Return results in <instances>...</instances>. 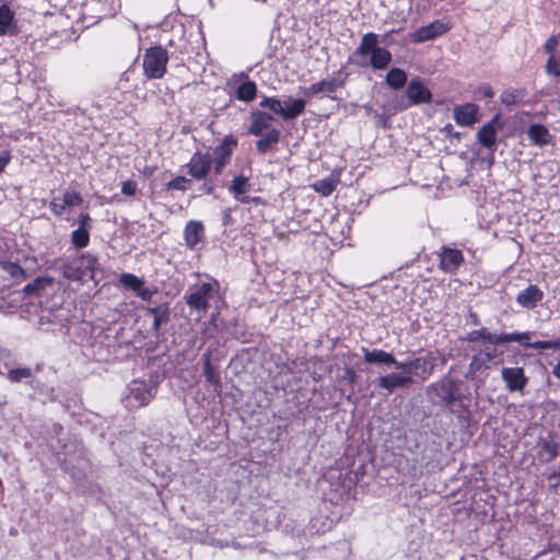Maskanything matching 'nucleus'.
<instances>
[{
	"label": "nucleus",
	"mask_w": 560,
	"mask_h": 560,
	"mask_svg": "<svg viewBox=\"0 0 560 560\" xmlns=\"http://www.w3.org/2000/svg\"><path fill=\"white\" fill-rule=\"evenodd\" d=\"M220 289V283L214 278L189 287L184 299L190 311L198 313V319L207 313L212 301H221Z\"/></svg>",
	"instance_id": "f257e3e1"
},
{
	"label": "nucleus",
	"mask_w": 560,
	"mask_h": 560,
	"mask_svg": "<svg viewBox=\"0 0 560 560\" xmlns=\"http://www.w3.org/2000/svg\"><path fill=\"white\" fill-rule=\"evenodd\" d=\"M354 55L361 57L370 55V61L366 65L375 70L386 69L392 61L390 51L378 46V36L375 33H366L363 35Z\"/></svg>",
	"instance_id": "f03ea898"
},
{
	"label": "nucleus",
	"mask_w": 560,
	"mask_h": 560,
	"mask_svg": "<svg viewBox=\"0 0 560 560\" xmlns=\"http://www.w3.org/2000/svg\"><path fill=\"white\" fill-rule=\"evenodd\" d=\"M97 267L96 257L85 253L65 261L61 266V272L69 280L83 282L86 279H95Z\"/></svg>",
	"instance_id": "7ed1b4c3"
},
{
	"label": "nucleus",
	"mask_w": 560,
	"mask_h": 560,
	"mask_svg": "<svg viewBox=\"0 0 560 560\" xmlns=\"http://www.w3.org/2000/svg\"><path fill=\"white\" fill-rule=\"evenodd\" d=\"M167 50L161 46L150 47L143 56V71L148 79H161L166 72Z\"/></svg>",
	"instance_id": "20e7f679"
},
{
	"label": "nucleus",
	"mask_w": 560,
	"mask_h": 560,
	"mask_svg": "<svg viewBox=\"0 0 560 560\" xmlns=\"http://www.w3.org/2000/svg\"><path fill=\"white\" fill-rule=\"evenodd\" d=\"M156 386L145 381H132L128 386L125 405L128 409L147 406L155 396Z\"/></svg>",
	"instance_id": "39448f33"
},
{
	"label": "nucleus",
	"mask_w": 560,
	"mask_h": 560,
	"mask_svg": "<svg viewBox=\"0 0 560 560\" xmlns=\"http://www.w3.org/2000/svg\"><path fill=\"white\" fill-rule=\"evenodd\" d=\"M305 101L302 98H290L288 103L281 102L276 97H264L259 103L262 108H268L272 113L281 116L284 120H292L300 116L305 109Z\"/></svg>",
	"instance_id": "423d86ee"
},
{
	"label": "nucleus",
	"mask_w": 560,
	"mask_h": 560,
	"mask_svg": "<svg viewBox=\"0 0 560 560\" xmlns=\"http://www.w3.org/2000/svg\"><path fill=\"white\" fill-rule=\"evenodd\" d=\"M434 368L435 358L432 353L397 364V370L404 371L405 373H408V375H411L412 378L417 377L421 382L428 380L432 375Z\"/></svg>",
	"instance_id": "0eeeda50"
},
{
	"label": "nucleus",
	"mask_w": 560,
	"mask_h": 560,
	"mask_svg": "<svg viewBox=\"0 0 560 560\" xmlns=\"http://www.w3.org/2000/svg\"><path fill=\"white\" fill-rule=\"evenodd\" d=\"M346 78L347 74L339 70L338 72L334 73V75L311 84L304 90V93L308 96L334 93L345 85Z\"/></svg>",
	"instance_id": "6e6552de"
},
{
	"label": "nucleus",
	"mask_w": 560,
	"mask_h": 560,
	"mask_svg": "<svg viewBox=\"0 0 560 560\" xmlns=\"http://www.w3.org/2000/svg\"><path fill=\"white\" fill-rule=\"evenodd\" d=\"M429 392L440 398L446 405H452L459 399L458 382L452 377H443L429 386Z\"/></svg>",
	"instance_id": "1a4fd4ad"
},
{
	"label": "nucleus",
	"mask_w": 560,
	"mask_h": 560,
	"mask_svg": "<svg viewBox=\"0 0 560 560\" xmlns=\"http://www.w3.org/2000/svg\"><path fill=\"white\" fill-rule=\"evenodd\" d=\"M211 165L212 161L210 154L197 151L192 154L186 166L188 174L192 178L201 180L207 179L211 170Z\"/></svg>",
	"instance_id": "9d476101"
},
{
	"label": "nucleus",
	"mask_w": 560,
	"mask_h": 560,
	"mask_svg": "<svg viewBox=\"0 0 560 560\" xmlns=\"http://www.w3.org/2000/svg\"><path fill=\"white\" fill-rule=\"evenodd\" d=\"M235 145L236 141L233 138L226 137L218 147L214 148L211 161L217 175L221 174L225 165L229 163Z\"/></svg>",
	"instance_id": "9b49d317"
},
{
	"label": "nucleus",
	"mask_w": 560,
	"mask_h": 560,
	"mask_svg": "<svg viewBox=\"0 0 560 560\" xmlns=\"http://www.w3.org/2000/svg\"><path fill=\"white\" fill-rule=\"evenodd\" d=\"M499 127V116H494L489 122L485 124L477 131V140L479 143L490 151L491 160L497 147V132Z\"/></svg>",
	"instance_id": "f8f14e48"
},
{
	"label": "nucleus",
	"mask_w": 560,
	"mask_h": 560,
	"mask_svg": "<svg viewBox=\"0 0 560 560\" xmlns=\"http://www.w3.org/2000/svg\"><path fill=\"white\" fill-rule=\"evenodd\" d=\"M406 95L410 105L427 104L432 100V93L418 77L412 78L409 81L406 89Z\"/></svg>",
	"instance_id": "ddd939ff"
},
{
	"label": "nucleus",
	"mask_w": 560,
	"mask_h": 560,
	"mask_svg": "<svg viewBox=\"0 0 560 560\" xmlns=\"http://www.w3.org/2000/svg\"><path fill=\"white\" fill-rule=\"evenodd\" d=\"M275 118L271 114L262 110H253L250 113V125L248 132L253 136H264L269 130H278L272 127Z\"/></svg>",
	"instance_id": "4468645a"
},
{
	"label": "nucleus",
	"mask_w": 560,
	"mask_h": 560,
	"mask_svg": "<svg viewBox=\"0 0 560 560\" xmlns=\"http://www.w3.org/2000/svg\"><path fill=\"white\" fill-rule=\"evenodd\" d=\"M501 377L510 392H523L527 384L523 368H503Z\"/></svg>",
	"instance_id": "2eb2a0df"
},
{
	"label": "nucleus",
	"mask_w": 560,
	"mask_h": 560,
	"mask_svg": "<svg viewBox=\"0 0 560 560\" xmlns=\"http://www.w3.org/2000/svg\"><path fill=\"white\" fill-rule=\"evenodd\" d=\"M415 378H412L411 375H408V373H405L404 371L394 372L384 376H381L378 378V387L386 389L389 393H393L397 388H405L413 384Z\"/></svg>",
	"instance_id": "dca6fc26"
},
{
	"label": "nucleus",
	"mask_w": 560,
	"mask_h": 560,
	"mask_svg": "<svg viewBox=\"0 0 560 560\" xmlns=\"http://www.w3.org/2000/svg\"><path fill=\"white\" fill-rule=\"evenodd\" d=\"M453 118L457 125L470 127L479 120L478 106L472 103L455 106L453 109Z\"/></svg>",
	"instance_id": "f3484780"
},
{
	"label": "nucleus",
	"mask_w": 560,
	"mask_h": 560,
	"mask_svg": "<svg viewBox=\"0 0 560 560\" xmlns=\"http://www.w3.org/2000/svg\"><path fill=\"white\" fill-rule=\"evenodd\" d=\"M450 28L451 26L448 23L436 20L427 26L418 28L415 33L413 40L417 43H422L434 39L435 37L446 33Z\"/></svg>",
	"instance_id": "a211bd4d"
},
{
	"label": "nucleus",
	"mask_w": 560,
	"mask_h": 560,
	"mask_svg": "<svg viewBox=\"0 0 560 560\" xmlns=\"http://www.w3.org/2000/svg\"><path fill=\"white\" fill-rule=\"evenodd\" d=\"M464 261L460 250L443 247L440 253V267L445 272H454Z\"/></svg>",
	"instance_id": "6ab92c4d"
},
{
	"label": "nucleus",
	"mask_w": 560,
	"mask_h": 560,
	"mask_svg": "<svg viewBox=\"0 0 560 560\" xmlns=\"http://www.w3.org/2000/svg\"><path fill=\"white\" fill-rule=\"evenodd\" d=\"M544 299V292L535 284H530L522 290L517 296L516 302L526 308H534Z\"/></svg>",
	"instance_id": "aec40b11"
},
{
	"label": "nucleus",
	"mask_w": 560,
	"mask_h": 560,
	"mask_svg": "<svg viewBox=\"0 0 560 560\" xmlns=\"http://www.w3.org/2000/svg\"><path fill=\"white\" fill-rule=\"evenodd\" d=\"M205 237V228L199 221H189L184 230V240L189 248H194Z\"/></svg>",
	"instance_id": "412c9836"
},
{
	"label": "nucleus",
	"mask_w": 560,
	"mask_h": 560,
	"mask_svg": "<svg viewBox=\"0 0 560 560\" xmlns=\"http://www.w3.org/2000/svg\"><path fill=\"white\" fill-rule=\"evenodd\" d=\"M363 352H364V360L368 363L395 365L396 369H397V364L400 363L395 359V357L392 353L386 352L384 350L363 349Z\"/></svg>",
	"instance_id": "4be33fe9"
},
{
	"label": "nucleus",
	"mask_w": 560,
	"mask_h": 560,
	"mask_svg": "<svg viewBox=\"0 0 560 560\" xmlns=\"http://www.w3.org/2000/svg\"><path fill=\"white\" fill-rule=\"evenodd\" d=\"M14 13L7 4L0 7V36L15 35L18 27L14 23Z\"/></svg>",
	"instance_id": "5701e85b"
},
{
	"label": "nucleus",
	"mask_w": 560,
	"mask_h": 560,
	"mask_svg": "<svg viewBox=\"0 0 560 560\" xmlns=\"http://www.w3.org/2000/svg\"><path fill=\"white\" fill-rule=\"evenodd\" d=\"M527 136L534 144L540 147L548 144L551 140L548 129L540 124L530 125L527 130Z\"/></svg>",
	"instance_id": "b1692460"
},
{
	"label": "nucleus",
	"mask_w": 560,
	"mask_h": 560,
	"mask_svg": "<svg viewBox=\"0 0 560 560\" xmlns=\"http://www.w3.org/2000/svg\"><path fill=\"white\" fill-rule=\"evenodd\" d=\"M520 342L522 346L527 348L526 343L529 342V332H512V334H500L493 335L491 334L490 343L492 345H502L508 342Z\"/></svg>",
	"instance_id": "393cba45"
},
{
	"label": "nucleus",
	"mask_w": 560,
	"mask_h": 560,
	"mask_svg": "<svg viewBox=\"0 0 560 560\" xmlns=\"http://www.w3.org/2000/svg\"><path fill=\"white\" fill-rule=\"evenodd\" d=\"M229 189L234 195L236 200L243 203L248 202V198L244 196L249 189L247 177L243 175L235 176Z\"/></svg>",
	"instance_id": "a878e982"
},
{
	"label": "nucleus",
	"mask_w": 560,
	"mask_h": 560,
	"mask_svg": "<svg viewBox=\"0 0 560 560\" xmlns=\"http://www.w3.org/2000/svg\"><path fill=\"white\" fill-rule=\"evenodd\" d=\"M234 94L238 101L246 103L252 102L257 94L256 83L249 80H245L235 88Z\"/></svg>",
	"instance_id": "bb28decb"
},
{
	"label": "nucleus",
	"mask_w": 560,
	"mask_h": 560,
	"mask_svg": "<svg viewBox=\"0 0 560 560\" xmlns=\"http://www.w3.org/2000/svg\"><path fill=\"white\" fill-rule=\"evenodd\" d=\"M280 140V130H269L256 141V149L259 153H266L272 149Z\"/></svg>",
	"instance_id": "cd10ccee"
},
{
	"label": "nucleus",
	"mask_w": 560,
	"mask_h": 560,
	"mask_svg": "<svg viewBox=\"0 0 560 560\" xmlns=\"http://www.w3.org/2000/svg\"><path fill=\"white\" fill-rule=\"evenodd\" d=\"M385 81L389 88L399 90L407 83V74L400 68H393L387 72Z\"/></svg>",
	"instance_id": "c85d7f7f"
},
{
	"label": "nucleus",
	"mask_w": 560,
	"mask_h": 560,
	"mask_svg": "<svg viewBox=\"0 0 560 560\" xmlns=\"http://www.w3.org/2000/svg\"><path fill=\"white\" fill-rule=\"evenodd\" d=\"M339 179L337 177L328 176L316 180L312 186L315 191L322 196H329L337 187Z\"/></svg>",
	"instance_id": "c756f323"
},
{
	"label": "nucleus",
	"mask_w": 560,
	"mask_h": 560,
	"mask_svg": "<svg viewBox=\"0 0 560 560\" xmlns=\"http://www.w3.org/2000/svg\"><path fill=\"white\" fill-rule=\"evenodd\" d=\"M203 374L207 382L212 384L214 387H220L221 380L219 374L215 372L214 368L211 364L209 353L203 354Z\"/></svg>",
	"instance_id": "7c9ffc66"
},
{
	"label": "nucleus",
	"mask_w": 560,
	"mask_h": 560,
	"mask_svg": "<svg viewBox=\"0 0 560 560\" xmlns=\"http://www.w3.org/2000/svg\"><path fill=\"white\" fill-rule=\"evenodd\" d=\"M71 242L77 248H84L90 242V230L85 228H78L71 233Z\"/></svg>",
	"instance_id": "2f4dec72"
},
{
	"label": "nucleus",
	"mask_w": 560,
	"mask_h": 560,
	"mask_svg": "<svg viewBox=\"0 0 560 560\" xmlns=\"http://www.w3.org/2000/svg\"><path fill=\"white\" fill-rule=\"evenodd\" d=\"M524 92L518 89H508L502 92L500 100L501 103L508 106L516 105L521 102Z\"/></svg>",
	"instance_id": "473e14b6"
},
{
	"label": "nucleus",
	"mask_w": 560,
	"mask_h": 560,
	"mask_svg": "<svg viewBox=\"0 0 560 560\" xmlns=\"http://www.w3.org/2000/svg\"><path fill=\"white\" fill-rule=\"evenodd\" d=\"M119 281L124 287L135 292H137V290L140 289V285L144 284V281L142 279L132 273H122L119 278Z\"/></svg>",
	"instance_id": "72a5a7b5"
},
{
	"label": "nucleus",
	"mask_w": 560,
	"mask_h": 560,
	"mask_svg": "<svg viewBox=\"0 0 560 560\" xmlns=\"http://www.w3.org/2000/svg\"><path fill=\"white\" fill-rule=\"evenodd\" d=\"M0 265L2 270L9 273L12 278L18 279L25 277L24 269L18 262L1 261Z\"/></svg>",
	"instance_id": "f704fd0d"
},
{
	"label": "nucleus",
	"mask_w": 560,
	"mask_h": 560,
	"mask_svg": "<svg viewBox=\"0 0 560 560\" xmlns=\"http://www.w3.org/2000/svg\"><path fill=\"white\" fill-rule=\"evenodd\" d=\"M191 185V179L185 176H177L166 184L167 190L185 191Z\"/></svg>",
	"instance_id": "c9c22d12"
},
{
	"label": "nucleus",
	"mask_w": 560,
	"mask_h": 560,
	"mask_svg": "<svg viewBox=\"0 0 560 560\" xmlns=\"http://www.w3.org/2000/svg\"><path fill=\"white\" fill-rule=\"evenodd\" d=\"M465 340H467L469 342H476V341L481 340L483 342L490 343L491 332L487 328H480L477 330H472L466 336Z\"/></svg>",
	"instance_id": "e433bc0d"
},
{
	"label": "nucleus",
	"mask_w": 560,
	"mask_h": 560,
	"mask_svg": "<svg viewBox=\"0 0 560 560\" xmlns=\"http://www.w3.org/2000/svg\"><path fill=\"white\" fill-rule=\"evenodd\" d=\"M527 348H532L535 350H558L560 349V337L553 340H544V341H535L533 343H526Z\"/></svg>",
	"instance_id": "4c0bfd02"
},
{
	"label": "nucleus",
	"mask_w": 560,
	"mask_h": 560,
	"mask_svg": "<svg viewBox=\"0 0 560 560\" xmlns=\"http://www.w3.org/2000/svg\"><path fill=\"white\" fill-rule=\"evenodd\" d=\"M170 320V311L168 308H163L162 312L156 314L153 318L152 330L154 334H159L160 328L163 324H166Z\"/></svg>",
	"instance_id": "58836bf2"
},
{
	"label": "nucleus",
	"mask_w": 560,
	"mask_h": 560,
	"mask_svg": "<svg viewBox=\"0 0 560 560\" xmlns=\"http://www.w3.org/2000/svg\"><path fill=\"white\" fill-rule=\"evenodd\" d=\"M32 376V370L28 368L14 369L9 372V380L11 382H20L23 378H30Z\"/></svg>",
	"instance_id": "ea45409f"
},
{
	"label": "nucleus",
	"mask_w": 560,
	"mask_h": 560,
	"mask_svg": "<svg viewBox=\"0 0 560 560\" xmlns=\"http://www.w3.org/2000/svg\"><path fill=\"white\" fill-rule=\"evenodd\" d=\"M61 198L68 207L79 206L83 201L82 196L73 190H67Z\"/></svg>",
	"instance_id": "a19ab883"
},
{
	"label": "nucleus",
	"mask_w": 560,
	"mask_h": 560,
	"mask_svg": "<svg viewBox=\"0 0 560 560\" xmlns=\"http://www.w3.org/2000/svg\"><path fill=\"white\" fill-rule=\"evenodd\" d=\"M546 72L555 77H560V60L550 56L546 63Z\"/></svg>",
	"instance_id": "79ce46f5"
},
{
	"label": "nucleus",
	"mask_w": 560,
	"mask_h": 560,
	"mask_svg": "<svg viewBox=\"0 0 560 560\" xmlns=\"http://www.w3.org/2000/svg\"><path fill=\"white\" fill-rule=\"evenodd\" d=\"M68 206L66 203H63V199L61 197H55L51 199L50 203H49V208L50 210L56 214V215H61L66 208Z\"/></svg>",
	"instance_id": "37998d69"
},
{
	"label": "nucleus",
	"mask_w": 560,
	"mask_h": 560,
	"mask_svg": "<svg viewBox=\"0 0 560 560\" xmlns=\"http://www.w3.org/2000/svg\"><path fill=\"white\" fill-rule=\"evenodd\" d=\"M138 190V185L135 180L128 179L121 184V192L125 196H135Z\"/></svg>",
	"instance_id": "c03bdc74"
},
{
	"label": "nucleus",
	"mask_w": 560,
	"mask_h": 560,
	"mask_svg": "<svg viewBox=\"0 0 560 560\" xmlns=\"http://www.w3.org/2000/svg\"><path fill=\"white\" fill-rule=\"evenodd\" d=\"M541 447L549 455L548 460H551L557 457L558 447L556 443H552L550 441H542Z\"/></svg>",
	"instance_id": "a18cd8bd"
},
{
	"label": "nucleus",
	"mask_w": 560,
	"mask_h": 560,
	"mask_svg": "<svg viewBox=\"0 0 560 560\" xmlns=\"http://www.w3.org/2000/svg\"><path fill=\"white\" fill-rule=\"evenodd\" d=\"M470 371L476 372L481 370L482 368H487V362L481 358L480 353L472 357L470 364Z\"/></svg>",
	"instance_id": "49530a36"
},
{
	"label": "nucleus",
	"mask_w": 560,
	"mask_h": 560,
	"mask_svg": "<svg viewBox=\"0 0 560 560\" xmlns=\"http://www.w3.org/2000/svg\"><path fill=\"white\" fill-rule=\"evenodd\" d=\"M30 385L31 387H33L34 389H38L40 393L45 394L46 396H48L50 399L54 398V388L52 387H45V386H39V382L38 381H35V380H32L30 382Z\"/></svg>",
	"instance_id": "de8ad7c7"
},
{
	"label": "nucleus",
	"mask_w": 560,
	"mask_h": 560,
	"mask_svg": "<svg viewBox=\"0 0 560 560\" xmlns=\"http://www.w3.org/2000/svg\"><path fill=\"white\" fill-rule=\"evenodd\" d=\"M557 46H558V38L556 36H551L550 38L547 39V42L545 43L544 45V48L545 50L550 54L551 56H553L556 49H557Z\"/></svg>",
	"instance_id": "09e8293b"
},
{
	"label": "nucleus",
	"mask_w": 560,
	"mask_h": 560,
	"mask_svg": "<svg viewBox=\"0 0 560 560\" xmlns=\"http://www.w3.org/2000/svg\"><path fill=\"white\" fill-rule=\"evenodd\" d=\"M11 159L12 156L10 151L3 150L0 152V174L4 171Z\"/></svg>",
	"instance_id": "8fccbe9b"
},
{
	"label": "nucleus",
	"mask_w": 560,
	"mask_h": 560,
	"mask_svg": "<svg viewBox=\"0 0 560 560\" xmlns=\"http://www.w3.org/2000/svg\"><path fill=\"white\" fill-rule=\"evenodd\" d=\"M205 182L199 187V191L206 195L213 194L215 186L211 179H203Z\"/></svg>",
	"instance_id": "3c124183"
},
{
	"label": "nucleus",
	"mask_w": 560,
	"mask_h": 560,
	"mask_svg": "<svg viewBox=\"0 0 560 560\" xmlns=\"http://www.w3.org/2000/svg\"><path fill=\"white\" fill-rule=\"evenodd\" d=\"M79 228L92 229V219L89 213H81L78 218Z\"/></svg>",
	"instance_id": "603ef678"
},
{
	"label": "nucleus",
	"mask_w": 560,
	"mask_h": 560,
	"mask_svg": "<svg viewBox=\"0 0 560 560\" xmlns=\"http://www.w3.org/2000/svg\"><path fill=\"white\" fill-rule=\"evenodd\" d=\"M136 293L141 300L150 301L154 292L149 288H145L144 284H142L140 285V289H138Z\"/></svg>",
	"instance_id": "864d4df0"
},
{
	"label": "nucleus",
	"mask_w": 560,
	"mask_h": 560,
	"mask_svg": "<svg viewBox=\"0 0 560 560\" xmlns=\"http://www.w3.org/2000/svg\"><path fill=\"white\" fill-rule=\"evenodd\" d=\"M479 353H480L481 358H483V360L487 362V364L489 362H491L493 359H495V357H497V352H495L494 349L493 350L481 351Z\"/></svg>",
	"instance_id": "5fc2aeb1"
},
{
	"label": "nucleus",
	"mask_w": 560,
	"mask_h": 560,
	"mask_svg": "<svg viewBox=\"0 0 560 560\" xmlns=\"http://www.w3.org/2000/svg\"><path fill=\"white\" fill-rule=\"evenodd\" d=\"M482 95L487 98H492L494 96V92L490 85H483L480 88Z\"/></svg>",
	"instance_id": "6e6d98bb"
},
{
	"label": "nucleus",
	"mask_w": 560,
	"mask_h": 560,
	"mask_svg": "<svg viewBox=\"0 0 560 560\" xmlns=\"http://www.w3.org/2000/svg\"><path fill=\"white\" fill-rule=\"evenodd\" d=\"M552 374L558 378L560 380V359L558 360V362L555 364V366L552 368Z\"/></svg>",
	"instance_id": "4d7b16f0"
},
{
	"label": "nucleus",
	"mask_w": 560,
	"mask_h": 560,
	"mask_svg": "<svg viewBox=\"0 0 560 560\" xmlns=\"http://www.w3.org/2000/svg\"><path fill=\"white\" fill-rule=\"evenodd\" d=\"M163 308L161 307H148L147 308V312L149 314H152L153 316H155L156 314H159L160 312H162Z\"/></svg>",
	"instance_id": "13d9d810"
},
{
	"label": "nucleus",
	"mask_w": 560,
	"mask_h": 560,
	"mask_svg": "<svg viewBox=\"0 0 560 560\" xmlns=\"http://www.w3.org/2000/svg\"><path fill=\"white\" fill-rule=\"evenodd\" d=\"M549 479H556L557 482L555 483V486H559L560 485V471L559 472H552L550 476H549Z\"/></svg>",
	"instance_id": "bf43d9fd"
},
{
	"label": "nucleus",
	"mask_w": 560,
	"mask_h": 560,
	"mask_svg": "<svg viewBox=\"0 0 560 560\" xmlns=\"http://www.w3.org/2000/svg\"><path fill=\"white\" fill-rule=\"evenodd\" d=\"M34 289H35V285H33V284H27V285L25 287V291H26V292H28V293H30V292H33V291H34Z\"/></svg>",
	"instance_id": "052dcab7"
},
{
	"label": "nucleus",
	"mask_w": 560,
	"mask_h": 560,
	"mask_svg": "<svg viewBox=\"0 0 560 560\" xmlns=\"http://www.w3.org/2000/svg\"><path fill=\"white\" fill-rule=\"evenodd\" d=\"M220 546L222 547V546H223V544H221ZM224 546H230V544H229V542H226V544H224ZM231 546H232V547H234V548H237V547H238V544L233 542V544H231Z\"/></svg>",
	"instance_id": "680f3d73"
},
{
	"label": "nucleus",
	"mask_w": 560,
	"mask_h": 560,
	"mask_svg": "<svg viewBox=\"0 0 560 560\" xmlns=\"http://www.w3.org/2000/svg\"><path fill=\"white\" fill-rule=\"evenodd\" d=\"M445 130L451 132L453 130V126L452 125H447L445 126Z\"/></svg>",
	"instance_id": "e2e57ef3"
},
{
	"label": "nucleus",
	"mask_w": 560,
	"mask_h": 560,
	"mask_svg": "<svg viewBox=\"0 0 560 560\" xmlns=\"http://www.w3.org/2000/svg\"><path fill=\"white\" fill-rule=\"evenodd\" d=\"M214 320H215V317H214V314H213L211 319H210V322H209V324H213L214 325Z\"/></svg>",
	"instance_id": "0e129e2a"
},
{
	"label": "nucleus",
	"mask_w": 560,
	"mask_h": 560,
	"mask_svg": "<svg viewBox=\"0 0 560 560\" xmlns=\"http://www.w3.org/2000/svg\"><path fill=\"white\" fill-rule=\"evenodd\" d=\"M471 317H472V322H474L475 324H477V316H476L475 314H472V315H471Z\"/></svg>",
	"instance_id": "69168bd1"
}]
</instances>
